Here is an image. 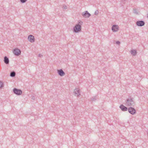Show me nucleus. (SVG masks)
<instances>
[{"label":"nucleus","mask_w":148,"mask_h":148,"mask_svg":"<svg viewBox=\"0 0 148 148\" xmlns=\"http://www.w3.org/2000/svg\"><path fill=\"white\" fill-rule=\"evenodd\" d=\"M130 52L131 53V54L134 56H135L136 55V51L135 50H131Z\"/></svg>","instance_id":"obj_14"},{"label":"nucleus","mask_w":148,"mask_h":148,"mask_svg":"<svg viewBox=\"0 0 148 148\" xmlns=\"http://www.w3.org/2000/svg\"><path fill=\"white\" fill-rule=\"evenodd\" d=\"M129 112L132 114L133 115L136 113V110L133 108L130 107L128 108Z\"/></svg>","instance_id":"obj_4"},{"label":"nucleus","mask_w":148,"mask_h":148,"mask_svg":"<svg viewBox=\"0 0 148 148\" xmlns=\"http://www.w3.org/2000/svg\"><path fill=\"white\" fill-rule=\"evenodd\" d=\"M38 56L40 57H42L43 56L42 55L40 54H39L38 55Z\"/></svg>","instance_id":"obj_24"},{"label":"nucleus","mask_w":148,"mask_h":148,"mask_svg":"<svg viewBox=\"0 0 148 148\" xmlns=\"http://www.w3.org/2000/svg\"><path fill=\"white\" fill-rule=\"evenodd\" d=\"M13 52L15 55L18 56L21 54V51L18 49L16 48L14 49Z\"/></svg>","instance_id":"obj_6"},{"label":"nucleus","mask_w":148,"mask_h":148,"mask_svg":"<svg viewBox=\"0 0 148 148\" xmlns=\"http://www.w3.org/2000/svg\"><path fill=\"white\" fill-rule=\"evenodd\" d=\"M112 29L113 32H116L119 29V27L117 25H113L112 27Z\"/></svg>","instance_id":"obj_9"},{"label":"nucleus","mask_w":148,"mask_h":148,"mask_svg":"<svg viewBox=\"0 0 148 148\" xmlns=\"http://www.w3.org/2000/svg\"><path fill=\"white\" fill-rule=\"evenodd\" d=\"M98 13V11L97 10L95 12V15H97Z\"/></svg>","instance_id":"obj_22"},{"label":"nucleus","mask_w":148,"mask_h":148,"mask_svg":"<svg viewBox=\"0 0 148 148\" xmlns=\"http://www.w3.org/2000/svg\"><path fill=\"white\" fill-rule=\"evenodd\" d=\"M136 24L138 26L142 27L145 25V23L143 21H139L136 22Z\"/></svg>","instance_id":"obj_7"},{"label":"nucleus","mask_w":148,"mask_h":148,"mask_svg":"<svg viewBox=\"0 0 148 148\" xmlns=\"http://www.w3.org/2000/svg\"><path fill=\"white\" fill-rule=\"evenodd\" d=\"M13 92L15 94L18 95H21L22 93V91L21 90L16 88H14Z\"/></svg>","instance_id":"obj_3"},{"label":"nucleus","mask_w":148,"mask_h":148,"mask_svg":"<svg viewBox=\"0 0 148 148\" xmlns=\"http://www.w3.org/2000/svg\"><path fill=\"white\" fill-rule=\"evenodd\" d=\"M4 63L6 64H8L9 63V60L8 58L6 56L4 57Z\"/></svg>","instance_id":"obj_13"},{"label":"nucleus","mask_w":148,"mask_h":148,"mask_svg":"<svg viewBox=\"0 0 148 148\" xmlns=\"http://www.w3.org/2000/svg\"><path fill=\"white\" fill-rule=\"evenodd\" d=\"M27 0H20V1L22 3H25Z\"/></svg>","instance_id":"obj_19"},{"label":"nucleus","mask_w":148,"mask_h":148,"mask_svg":"<svg viewBox=\"0 0 148 148\" xmlns=\"http://www.w3.org/2000/svg\"><path fill=\"white\" fill-rule=\"evenodd\" d=\"M83 22L81 21H80L79 22V23L77 24H79V25L81 26V25L82 24Z\"/></svg>","instance_id":"obj_20"},{"label":"nucleus","mask_w":148,"mask_h":148,"mask_svg":"<svg viewBox=\"0 0 148 148\" xmlns=\"http://www.w3.org/2000/svg\"><path fill=\"white\" fill-rule=\"evenodd\" d=\"M116 43L117 44H118V45H119L120 44V41H117L116 42Z\"/></svg>","instance_id":"obj_23"},{"label":"nucleus","mask_w":148,"mask_h":148,"mask_svg":"<svg viewBox=\"0 0 148 148\" xmlns=\"http://www.w3.org/2000/svg\"><path fill=\"white\" fill-rule=\"evenodd\" d=\"M62 8H63L64 9H66L67 8V6H66L65 5H63V7H62Z\"/></svg>","instance_id":"obj_21"},{"label":"nucleus","mask_w":148,"mask_h":148,"mask_svg":"<svg viewBox=\"0 0 148 148\" xmlns=\"http://www.w3.org/2000/svg\"><path fill=\"white\" fill-rule=\"evenodd\" d=\"M3 87V84L2 82L0 81V88H1Z\"/></svg>","instance_id":"obj_18"},{"label":"nucleus","mask_w":148,"mask_h":148,"mask_svg":"<svg viewBox=\"0 0 148 148\" xmlns=\"http://www.w3.org/2000/svg\"><path fill=\"white\" fill-rule=\"evenodd\" d=\"M28 39L31 42H34L35 41V38L34 36L32 35H29L28 36Z\"/></svg>","instance_id":"obj_10"},{"label":"nucleus","mask_w":148,"mask_h":148,"mask_svg":"<svg viewBox=\"0 0 148 148\" xmlns=\"http://www.w3.org/2000/svg\"><path fill=\"white\" fill-rule=\"evenodd\" d=\"M126 105L127 106H134L135 105V103L134 101V98L131 96L129 97L125 101Z\"/></svg>","instance_id":"obj_1"},{"label":"nucleus","mask_w":148,"mask_h":148,"mask_svg":"<svg viewBox=\"0 0 148 148\" xmlns=\"http://www.w3.org/2000/svg\"><path fill=\"white\" fill-rule=\"evenodd\" d=\"M119 107L121 110L123 111H127L128 109L127 107H125L123 104L121 105Z\"/></svg>","instance_id":"obj_12"},{"label":"nucleus","mask_w":148,"mask_h":148,"mask_svg":"<svg viewBox=\"0 0 148 148\" xmlns=\"http://www.w3.org/2000/svg\"><path fill=\"white\" fill-rule=\"evenodd\" d=\"M97 99V96H96L92 97L91 98V99L92 101H95Z\"/></svg>","instance_id":"obj_16"},{"label":"nucleus","mask_w":148,"mask_h":148,"mask_svg":"<svg viewBox=\"0 0 148 148\" xmlns=\"http://www.w3.org/2000/svg\"><path fill=\"white\" fill-rule=\"evenodd\" d=\"M82 15L83 17L85 18H89L91 14L88 12L87 11H86L82 13Z\"/></svg>","instance_id":"obj_5"},{"label":"nucleus","mask_w":148,"mask_h":148,"mask_svg":"<svg viewBox=\"0 0 148 148\" xmlns=\"http://www.w3.org/2000/svg\"><path fill=\"white\" fill-rule=\"evenodd\" d=\"M35 99V97L34 96H33L32 97V99Z\"/></svg>","instance_id":"obj_25"},{"label":"nucleus","mask_w":148,"mask_h":148,"mask_svg":"<svg viewBox=\"0 0 148 148\" xmlns=\"http://www.w3.org/2000/svg\"><path fill=\"white\" fill-rule=\"evenodd\" d=\"M134 13L135 14H138V13L137 12V10L135 8H134L133 9Z\"/></svg>","instance_id":"obj_17"},{"label":"nucleus","mask_w":148,"mask_h":148,"mask_svg":"<svg viewBox=\"0 0 148 148\" xmlns=\"http://www.w3.org/2000/svg\"><path fill=\"white\" fill-rule=\"evenodd\" d=\"M147 135H148V132H147Z\"/></svg>","instance_id":"obj_26"},{"label":"nucleus","mask_w":148,"mask_h":148,"mask_svg":"<svg viewBox=\"0 0 148 148\" xmlns=\"http://www.w3.org/2000/svg\"><path fill=\"white\" fill-rule=\"evenodd\" d=\"M16 75V73L14 71H12L11 72L10 76L12 77H14Z\"/></svg>","instance_id":"obj_15"},{"label":"nucleus","mask_w":148,"mask_h":148,"mask_svg":"<svg viewBox=\"0 0 148 148\" xmlns=\"http://www.w3.org/2000/svg\"><path fill=\"white\" fill-rule=\"evenodd\" d=\"M76 24L73 28V31L75 33H78L81 31V26Z\"/></svg>","instance_id":"obj_2"},{"label":"nucleus","mask_w":148,"mask_h":148,"mask_svg":"<svg viewBox=\"0 0 148 148\" xmlns=\"http://www.w3.org/2000/svg\"><path fill=\"white\" fill-rule=\"evenodd\" d=\"M58 74L61 76H64L65 75V72L62 69L57 70Z\"/></svg>","instance_id":"obj_11"},{"label":"nucleus","mask_w":148,"mask_h":148,"mask_svg":"<svg viewBox=\"0 0 148 148\" xmlns=\"http://www.w3.org/2000/svg\"><path fill=\"white\" fill-rule=\"evenodd\" d=\"M74 93L75 96L79 97L80 95V90L79 88H75L74 89Z\"/></svg>","instance_id":"obj_8"}]
</instances>
